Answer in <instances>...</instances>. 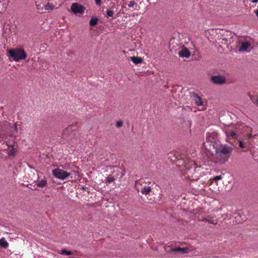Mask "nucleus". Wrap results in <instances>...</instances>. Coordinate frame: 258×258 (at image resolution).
Here are the masks:
<instances>
[{
	"label": "nucleus",
	"mask_w": 258,
	"mask_h": 258,
	"mask_svg": "<svg viewBox=\"0 0 258 258\" xmlns=\"http://www.w3.org/2000/svg\"><path fill=\"white\" fill-rule=\"evenodd\" d=\"M184 170L183 173L185 177L190 180H197L199 178V175L197 172L198 168L195 163L192 161H189L185 163Z\"/></svg>",
	"instance_id": "obj_1"
},
{
	"label": "nucleus",
	"mask_w": 258,
	"mask_h": 258,
	"mask_svg": "<svg viewBox=\"0 0 258 258\" xmlns=\"http://www.w3.org/2000/svg\"><path fill=\"white\" fill-rule=\"evenodd\" d=\"M233 149L226 145H221L216 149V156L220 160L225 161L230 157Z\"/></svg>",
	"instance_id": "obj_2"
},
{
	"label": "nucleus",
	"mask_w": 258,
	"mask_h": 258,
	"mask_svg": "<svg viewBox=\"0 0 258 258\" xmlns=\"http://www.w3.org/2000/svg\"><path fill=\"white\" fill-rule=\"evenodd\" d=\"M7 55L10 58L18 62L26 58L27 55L24 49L21 48L10 49L7 50Z\"/></svg>",
	"instance_id": "obj_3"
},
{
	"label": "nucleus",
	"mask_w": 258,
	"mask_h": 258,
	"mask_svg": "<svg viewBox=\"0 0 258 258\" xmlns=\"http://www.w3.org/2000/svg\"><path fill=\"white\" fill-rule=\"evenodd\" d=\"M218 140V135L215 132L207 133L206 142L203 143V147L206 150H210L211 147H214V143Z\"/></svg>",
	"instance_id": "obj_4"
},
{
	"label": "nucleus",
	"mask_w": 258,
	"mask_h": 258,
	"mask_svg": "<svg viewBox=\"0 0 258 258\" xmlns=\"http://www.w3.org/2000/svg\"><path fill=\"white\" fill-rule=\"evenodd\" d=\"M78 128V123L75 122L69 125L62 132V137L66 139L69 140L74 136V132Z\"/></svg>",
	"instance_id": "obj_5"
},
{
	"label": "nucleus",
	"mask_w": 258,
	"mask_h": 258,
	"mask_svg": "<svg viewBox=\"0 0 258 258\" xmlns=\"http://www.w3.org/2000/svg\"><path fill=\"white\" fill-rule=\"evenodd\" d=\"M16 140V137L15 136L11 135L10 136V139L7 140V139L5 138V135H4L3 136H2V138L0 139V142H2L3 144L6 142L8 148H10V147L12 146H18Z\"/></svg>",
	"instance_id": "obj_6"
},
{
	"label": "nucleus",
	"mask_w": 258,
	"mask_h": 258,
	"mask_svg": "<svg viewBox=\"0 0 258 258\" xmlns=\"http://www.w3.org/2000/svg\"><path fill=\"white\" fill-rule=\"evenodd\" d=\"M53 175L59 179L64 180L67 178L70 173L60 168H55L52 170Z\"/></svg>",
	"instance_id": "obj_7"
},
{
	"label": "nucleus",
	"mask_w": 258,
	"mask_h": 258,
	"mask_svg": "<svg viewBox=\"0 0 258 258\" xmlns=\"http://www.w3.org/2000/svg\"><path fill=\"white\" fill-rule=\"evenodd\" d=\"M71 10L74 14H82L85 12V8L81 4L74 3L72 4Z\"/></svg>",
	"instance_id": "obj_8"
},
{
	"label": "nucleus",
	"mask_w": 258,
	"mask_h": 258,
	"mask_svg": "<svg viewBox=\"0 0 258 258\" xmlns=\"http://www.w3.org/2000/svg\"><path fill=\"white\" fill-rule=\"evenodd\" d=\"M225 132L226 135V141L230 144H232L231 140H235L238 138V135L235 132L229 128L226 129Z\"/></svg>",
	"instance_id": "obj_9"
},
{
	"label": "nucleus",
	"mask_w": 258,
	"mask_h": 258,
	"mask_svg": "<svg viewBox=\"0 0 258 258\" xmlns=\"http://www.w3.org/2000/svg\"><path fill=\"white\" fill-rule=\"evenodd\" d=\"M211 81L214 84L222 85L226 82V78L222 75L213 76L211 77Z\"/></svg>",
	"instance_id": "obj_10"
},
{
	"label": "nucleus",
	"mask_w": 258,
	"mask_h": 258,
	"mask_svg": "<svg viewBox=\"0 0 258 258\" xmlns=\"http://www.w3.org/2000/svg\"><path fill=\"white\" fill-rule=\"evenodd\" d=\"M60 6V4H57L56 3H54L52 0H48L45 4L43 7V11L52 10L54 8H57Z\"/></svg>",
	"instance_id": "obj_11"
},
{
	"label": "nucleus",
	"mask_w": 258,
	"mask_h": 258,
	"mask_svg": "<svg viewBox=\"0 0 258 258\" xmlns=\"http://www.w3.org/2000/svg\"><path fill=\"white\" fill-rule=\"evenodd\" d=\"M179 56L181 57L188 58L190 56L189 50L185 47L183 46L181 50L178 53Z\"/></svg>",
	"instance_id": "obj_12"
},
{
	"label": "nucleus",
	"mask_w": 258,
	"mask_h": 258,
	"mask_svg": "<svg viewBox=\"0 0 258 258\" xmlns=\"http://www.w3.org/2000/svg\"><path fill=\"white\" fill-rule=\"evenodd\" d=\"M48 0H35V4L37 9L39 13H43V7L45 4Z\"/></svg>",
	"instance_id": "obj_13"
},
{
	"label": "nucleus",
	"mask_w": 258,
	"mask_h": 258,
	"mask_svg": "<svg viewBox=\"0 0 258 258\" xmlns=\"http://www.w3.org/2000/svg\"><path fill=\"white\" fill-rule=\"evenodd\" d=\"M199 220L206 221L213 225H216L217 224V220L214 219L213 217L210 215L208 216L207 218H203L202 219H199Z\"/></svg>",
	"instance_id": "obj_14"
},
{
	"label": "nucleus",
	"mask_w": 258,
	"mask_h": 258,
	"mask_svg": "<svg viewBox=\"0 0 258 258\" xmlns=\"http://www.w3.org/2000/svg\"><path fill=\"white\" fill-rule=\"evenodd\" d=\"M171 251L174 252H178L181 253H187L188 251L187 248L175 247L171 249Z\"/></svg>",
	"instance_id": "obj_15"
},
{
	"label": "nucleus",
	"mask_w": 258,
	"mask_h": 258,
	"mask_svg": "<svg viewBox=\"0 0 258 258\" xmlns=\"http://www.w3.org/2000/svg\"><path fill=\"white\" fill-rule=\"evenodd\" d=\"M18 146H12L8 148V154L9 156H15L17 151Z\"/></svg>",
	"instance_id": "obj_16"
},
{
	"label": "nucleus",
	"mask_w": 258,
	"mask_h": 258,
	"mask_svg": "<svg viewBox=\"0 0 258 258\" xmlns=\"http://www.w3.org/2000/svg\"><path fill=\"white\" fill-rule=\"evenodd\" d=\"M250 43L249 42H244L242 43L241 46L240 47L239 50L240 51H245L250 47Z\"/></svg>",
	"instance_id": "obj_17"
},
{
	"label": "nucleus",
	"mask_w": 258,
	"mask_h": 258,
	"mask_svg": "<svg viewBox=\"0 0 258 258\" xmlns=\"http://www.w3.org/2000/svg\"><path fill=\"white\" fill-rule=\"evenodd\" d=\"M0 126H1V130L0 132H4L8 129L11 126V124L7 121H3L0 122Z\"/></svg>",
	"instance_id": "obj_18"
},
{
	"label": "nucleus",
	"mask_w": 258,
	"mask_h": 258,
	"mask_svg": "<svg viewBox=\"0 0 258 258\" xmlns=\"http://www.w3.org/2000/svg\"><path fill=\"white\" fill-rule=\"evenodd\" d=\"M192 97H193L194 101H195V103L197 105L200 106V105H202L203 104L202 100L199 96H198L196 94H194Z\"/></svg>",
	"instance_id": "obj_19"
},
{
	"label": "nucleus",
	"mask_w": 258,
	"mask_h": 258,
	"mask_svg": "<svg viewBox=\"0 0 258 258\" xmlns=\"http://www.w3.org/2000/svg\"><path fill=\"white\" fill-rule=\"evenodd\" d=\"M151 191V187L150 186H145L143 187L141 190V192L142 194L145 195H148Z\"/></svg>",
	"instance_id": "obj_20"
},
{
	"label": "nucleus",
	"mask_w": 258,
	"mask_h": 258,
	"mask_svg": "<svg viewBox=\"0 0 258 258\" xmlns=\"http://www.w3.org/2000/svg\"><path fill=\"white\" fill-rule=\"evenodd\" d=\"M131 60L135 64H139L142 62L143 59L141 57L133 56L130 57Z\"/></svg>",
	"instance_id": "obj_21"
},
{
	"label": "nucleus",
	"mask_w": 258,
	"mask_h": 258,
	"mask_svg": "<svg viewBox=\"0 0 258 258\" xmlns=\"http://www.w3.org/2000/svg\"><path fill=\"white\" fill-rule=\"evenodd\" d=\"M9 246L8 242L5 240V238L0 239V246L3 248H7Z\"/></svg>",
	"instance_id": "obj_22"
},
{
	"label": "nucleus",
	"mask_w": 258,
	"mask_h": 258,
	"mask_svg": "<svg viewBox=\"0 0 258 258\" xmlns=\"http://www.w3.org/2000/svg\"><path fill=\"white\" fill-rule=\"evenodd\" d=\"M127 6L129 8H135L137 7L138 5L137 1L132 0L127 2Z\"/></svg>",
	"instance_id": "obj_23"
},
{
	"label": "nucleus",
	"mask_w": 258,
	"mask_h": 258,
	"mask_svg": "<svg viewBox=\"0 0 258 258\" xmlns=\"http://www.w3.org/2000/svg\"><path fill=\"white\" fill-rule=\"evenodd\" d=\"M98 21L96 17H92L89 22V24L90 26H94L97 24Z\"/></svg>",
	"instance_id": "obj_24"
},
{
	"label": "nucleus",
	"mask_w": 258,
	"mask_h": 258,
	"mask_svg": "<svg viewBox=\"0 0 258 258\" xmlns=\"http://www.w3.org/2000/svg\"><path fill=\"white\" fill-rule=\"evenodd\" d=\"M46 181L45 180H41L37 183V186L40 187H43L46 185Z\"/></svg>",
	"instance_id": "obj_25"
},
{
	"label": "nucleus",
	"mask_w": 258,
	"mask_h": 258,
	"mask_svg": "<svg viewBox=\"0 0 258 258\" xmlns=\"http://www.w3.org/2000/svg\"><path fill=\"white\" fill-rule=\"evenodd\" d=\"M60 254H66L67 255H70L73 254V252L71 251H68L66 250L65 249H62Z\"/></svg>",
	"instance_id": "obj_26"
},
{
	"label": "nucleus",
	"mask_w": 258,
	"mask_h": 258,
	"mask_svg": "<svg viewBox=\"0 0 258 258\" xmlns=\"http://www.w3.org/2000/svg\"><path fill=\"white\" fill-rule=\"evenodd\" d=\"M106 182L110 183L111 182L114 181L115 180V178L114 177H107L105 179Z\"/></svg>",
	"instance_id": "obj_27"
},
{
	"label": "nucleus",
	"mask_w": 258,
	"mask_h": 258,
	"mask_svg": "<svg viewBox=\"0 0 258 258\" xmlns=\"http://www.w3.org/2000/svg\"><path fill=\"white\" fill-rule=\"evenodd\" d=\"M114 15V12L112 10H108L106 11V17H112Z\"/></svg>",
	"instance_id": "obj_28"
},
{
	"label": "nucleus",
	"mask_w": 258,
	"mask_h": 258,
	"mask_svg": "<svg viewBox=\"0 0 258 258\" xmlns=\"http://www.w3.org/2000/svg\"><path fill=\"white\" fill-rule=\"evenodd\" d=\"M222 178V177L221 175H218V176H216L214 177H213L212 180L213 181H217L221 179Z\"/></svg>",
	"instance_id": "obj_29"
},
{
	"label": "nucleus",
	"mask_w": 258,
	"mask_h": 258,
	"mask_svg": "<svg viewBox=\"0 0 258 258\" xmlns=\"http://www.w3.org/2000/svg\"><path fill=\"white\" fill-rule=\"evenodd\" d=\"M123 125V122L121 120H118L116 122V126L117 127H120Z\"/></svg>",
	"instance_id": "obj_30"
},
{
	"label": "nucleus",
	"mask_w": 258,
	"mask_h": 258,
	"mask_svg": "<svg viewBox=\"0 0 258 258\" xmlns=\"http://www.w3.org/2000/svg\"><path fill=\"white\" fill-rule=\"evenodd\" d=\"M239 146L240 148H245V147L244 146V144L243 143V142L241 141H239Z\"/></svg>",
	"instance_id": "obj_31"
},
{
	"label": "nucleus",
	"mask_w": 258,
	"mask_h": 258,
	"mask_svg": "<svg viewBox=\"0 0 258 258\" xmlns=\"http://www.w3.org/2000/svg\"><path fill=\"white\" fill-rule=\"evenodd\" d=\"M101 1L102 0H95V2L97 5H100L101 4Z\"/></svg>",
	"instance_id": "obj_32"
},
{
	"label": "nucleus",
	"mask_w": 258,
	"mask_h": 258,
	"mask_svg": "<svg viewBox=\"0 0 258 258\" xmlns=\"http://www.w3.org/2000/svg\"><path fill=\"white\" fill-rule=\"evenodd\" d=\"M14 130H15V131L16 132V133H17V132H18V128H17V123H15L14 124Z\"/></svg>",
	"instance_id": "obj_33"
},
{
	"label": "nucleus",
	"mask_w": 258,
	"mask_h": 258,
	"mask_svg": "<svg viewBox=\"0 0 258 258\" xmlns=\"http://www.w3.org/2000/svg\"><path fill=\"white\" fill-rule=\"evenodd\" d=\"M249 1L253 3H256L258 2V0H249Z\"/></svg>",
	"instance_id": "obj_34"
},
{
	"label": "nucleus",
	"mask_w": 258,
	"mask_h": 258,
	"mask_svg": "<svg viewBox=\"0 0 258 258\" xmlns=\"http://www.w3.org/2000/svg\"><path fill=\"white\" fill-rule=\"evenodd\" d=\"M246 137L248 139H249L251 137V136L250 134H247Z\"/></svg>",
	"instance_id": "obj_35"
},
{
	"label": "nucleus",
	"mask_w": 258,
	"mask_h": 258,
	"mask_svg": "<svg viewBox=\"0 0 258 258\" xmlns=\"http://www.w3.org/2000/svg\"><path fill=\"white\" fill-rule=\"evenodd\" d=\"M255 14H256V16H257V18H258V10H257L255 11Z\"/></svg>",
	"instance_id": "obj_36"
},
{
	"label": "nucleus",
	"mask_w": 258,
	"mask_h": 258,
	"mask_svg": "<svg viewBox=\"0 0 258 258\" xmlns=\"http://www.w3.org/2000/svg\"><path fill=\"white\" fill-rule=\"evenodd\" d=\"M256 105L258 106V99L256 100Z\"/></svg>",
	"instance_id": "obj_37"
},
{
	"label": "nucleus",
	"mask_w": 258,
	"mask_h": 258,
	"mask_svg": "<svg viewBox=\"0 0 258 258\" xmlns=\"http://www.w3.org/2000/svg\"><path fill=\"white\" fill-rule=\"evenodd\" d=\"M1 138H2V134H1V133H0V139H1Z\"/></svg>",
	"instance_id": "obj_38"
}]
</instances>
